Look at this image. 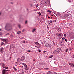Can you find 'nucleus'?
I'll list each match as a JSON object with an SVG mask.
<instances>
[{"instance_id": "nucleus-1", "label": "nucleus", "mask_w": 74, "mask_h": 74, "mask_svg": "<svg viewBox=\"0 0 74 74\" xmlns=\"http://www.w3.org/2000/svg\"><path fill=\"white\" fill-rule=\"evenodd\" d=\"M60 51H61V49H60V48H58L57 50L54 51H53V53L54 54L56 55V53H59V52H60Z\"/></svg>"}, {"instance_id": "nucleus-2", "label": "nucleus", "mask_w": 74, "mask_h": 74, "mask_svg": "<svg viewBox=\"0 0 74 74\" xmlns=\"http://www.w3.org/2000/svg\"><path fill=\"white\" fill-rule=\"evenodd\" d=\"M8 27H9V25H8L7 24H6L4 28L5 30H7L9 32H10L11 30V28L8 29Z\"/></svg>"}, {"instance_id": "nucleus-3", "label": "nucleus", "mask_w": 74, "mask_h": 74, "mask_svg": "<svg viewBox=\"0 0 74 74\" xmlns=\"http://www.w3.org/2000/svg\"><path fill=\"white\" fill-rule=\"evenodd\" d=\"M34 44H36V45H37V46H35L36 47H37V48H40L41 47L40 44L39 43H38V42H34Z\"/></svg>"}, {"instance_id": "nucleus-4", "label": "nucleus", "mask_w": 74, "mask_h": 74, "mask_svg": "<svg viewBox=\"0 0 74 74\" xmlns=\"http://www.w3.org/2000/svg\"><path fill=\"white\" fill-rule=\"evenodd\" d=\"M1 41H3V42H5V43H8V40L7 39H4L1 38Z\"/></svg>"}, {"instance_id": "nucleus-5", "label": "nucleus", "mask_w": 74, "mask_h": 74, "mask_svg": "<svg viewBox=\"0 0 74 74\" xmlns=\"http://www.w3.org/2000/svg\"><path fill=\"white\" fill-rule=\"evenodd\" d=\"M22 64L24 66V67H25V70H28V69L27 68V65L26 64H25L24 63H22Z\"/></svg>"}, {"instance_id": "nucleus-6", "label": "nucleus", "mask_w": 74, "mask_h": 74, "mask_svg": "<svg viewBox=\"0 0 74 74\" xmlns=\"http://www.w3.org/2000/svg\"><path fill=\"white\" fill-rule=\"evenodd\" d=\"M0 52L1 53L4 52V48L3 47H2L0 49Z\"/></svg>"}, {"instance_id": "nucleus-7", "label": "nucleus", "mask_w": 74, "mask_h": 74, "mask_svg": "<svg viewBox=\"0 0 74 74\" xmlns=\"http://www.w3.org/2000/svg\"><path fill=\"white\" fill-rule=\"evenodd\" d=\"M58 36H60L61 38H62V37H63V34H62L61 33H59V35Z\"/></svg>"}, {"instance_id": "nucleus-8", "label": "nucleus", "mask_w": 74, "mask_h": 74, "mask_svg": "<svg viewBox=\"0 0 74 74\" xmlns=\"http://www.w3.org/2000/svg\"><path fill=\"white\" fill-rule=\"evenodd\" d=\"M25 57L22 56L21 57V60L22 61H23L25 60Z\"/></svg>"}, {"instance_id": "nucleus-9", "label": "nucleus", "mask_w": 74, "mask_h": 74, "mask_svg": "<svg viewBox=\"0 0 74 74\" xmlns=\"http://www.w3.org/2000/svg\"><path fill=\"white\" fill-rule=\"evenodd\" d=\"M21 59L20 58H18L17 59V62L18 63H20V62H21Z\"/></svg>"}, {"instance_id": "nucleus-10", "label": "nucleus", "mask_w": 74, "mask_h": 74, "mask_svg": "<svg viewBox=\"0 0 74 74\" xmlns=\"http://www.w3.org/2000/svg\"><path fill=\"white\" fill-rule=\"evenodd\" d=\"M47 74H53V73L51 71H48L47 72Z\"/></svg>"}, {"instance_id": "nucleus-11", "label": "nucleus", "mask_w": 74, "mask_h": 74, "mask_svg": "<svg viewBox=\"0 0 74 74\" xmlns=\"http://www.w3.org/2000/svg\"><path fill=\"white\" fill-rule=\"evenodd\" d=\"M1 66L2 67H3V68H4V69H5V66L4 64H2V65Z\"/></svg>"}, {"instance_id": "nucleus-12", "label": "nucleus", "mask_w": 74, "mask_h": 74, "mask_svg": "<svg viewBox=\"0 0 74 74\" xmlns=\"http://www.w3.org/2000/svg\"><path fill=\"white\" fill-rule=\"evenodd\" d=\"M48 45H49V44L46 43L45 45V47H48Z\"/></svg>"}, {"instance_id": "nucleus-13", "label": "nucleus", "mask_w": 74, "mask_h": 74, "mask_svg": "<svg viewBox=\"0 0 74 74\" xmlns=\"http://www.w3.org/2000/svg\"><path fill=\"white\" fill-rule=\"evenodd\" d=\"M4 45V43L3 42H1V45Z\"/></svg>"}, {"instance_id": "nucleus-14", "label": "nucleus", "mask_w": 74, "mask_h": 74, "mask_svg": "<svg viewBox=\"0 0 74 74\" xmlns=\"http://www.w3.org/2000/svg\"><path fill=\"white\" fill-rule=\"evenodd\" d=\"M69 3H71V2L73 1L74 0H68Z\"/></svg>"}, {"instance_id": "nucleus-15", "label": "nucleus", "mask_w": 74, "mask_h": 74, "mask_svg": "<svg viewBox=\"0 0 74 74\" xmlns=\"http://www.w3.org/2000/svg\"><path fill=\"white\" fill-rule=\"evenodd\" d=\"M36 31V29H34L32 30V32H34Z\"/></svg>"}, {"instance_id": "nucleus-16", "label": "nucleus", "mask_w": 74, "mask_h": 74, "mask_svg": "<svg viewBox=\"0 0 74 74\" xmlns=\"http://www.w3.org/2000/svg\"><path fill=\"white\" fill-rule=\"evenodd\" d=\"M5 36H10V34L8 33L5 34Z\"/></svg>"}, {"instance_id": "nucleus-17", "label": "nucleus", "mask_w": 74, "mask_h": 74, "mask_svg": "<svg viewBox=\"0 0 74 74\" xmlns=\"http://www.w3.org/2000/svg\"><path fill=\"white\" fill-rule=\"evenodd\" d=\"M13 68L14 69V70H17L16 69L14 66H13Z\"/></svg>"}, {"instance_id": "nucleus-18", "label": "nucleus", "mask_w": 74, "mask_h": 74, "mask_svg": "<svg viewBox=\"0 0 74 74\" xmlns=\"http://www.w3.org/2000/svg\"><path fill=\"white\" fill-rule=\"evenodd\" d=\"M56 34L57 35V36H59V33H56Z\"/></svg>"}, {"instance_id": "nucleus-19", "label": "nucleus", "mask_w": 74, "mask_h": 74, "mask_svg": "<svg viewBox=\"0 0 74 74\" xmlns=\"http://www.w3.org/2000/svg\"><path fill=\"white\" fill-rule=\"evenodd\" d=\"M47 12H49L50 13H51V10H48L47 11Z\"/></svg>"}, {"instance_id": "nucleus-20", "label": "nucleus", "mask_w": 74, "mask_h": 74, "mask_svg": "<svg viewBox=\"0 0 74 74\" xmlns=\"http://www.w3.org/2000/svg\"><path fill=\"white\" fill-rule=\"evenodd\" d=\"M52 22H56V20H51Z\"/></svg>"}, {"instance_id": "nucleus-21", "label": "nucleus", "mask_w": 74, "mask_h": 74, "mask_svg": "<svg viewBox=\"0 0 74 74\" xmlns=\"http://www.w3.org/2000/svg\"><path fill=\"white\" fill-rule=\"evenodd\" d=\"M64 39H65V38H64V37H63L62 39V41H63V40H64Z\"/></svg>"}, {"instance_id": "nucleus-22", "label": "nucleus", "mask_w": 74, "mask_h": 74, "mask_svg": "<svg viewBox=\"0 0 74 74\" xmlns=\"http://www.w3.org/2000/svg\"><path fill=\"white\" fill-rule=\"evenodd\" d=\"M58 30H59L60 32H61V29L60 28V27H59Z\"/></svg>"}, {"instance_id": "nucleus-23", "label": "nucleus", "mask_w": 74, "mask_h": 74, "mask_svg": "<svg viewBox=\"0 0 74 74\" xmlns=\"http://www.w3.org/2000/svg\"><path fill=\"white\" fill-rule=\"evenodd\" d=\"M53 58V56H49V58Z\"/></svg>"}, {"instance_id": "nucleus-24", "label": "nucleus", "mask_w": 74, "mask_h": 74, "mask_svg": "<svg viewBox=\"0 0 74 74\" xmlns=\"http://www.w3.org/2000/svg\"><path fill=\"white\" fill-rule=\"evenodd\" d=\"M38 14H39V16H41V12H38Z\"/></svg>"}, {"instance_id": "nucleus-25", "label": "nucleus", "mask_w": 74, "mask_h": 74, "mask_svg": "<svg viewBox=\"0 0 74 74\" xmlns=\"http://www.w3.org/2000/svg\"><path fill=\"white\" fill-rule=\"evenodd\" d=\"M5 69H8V67H5Z\"/></svg>"}, {"instance_id": "nucleus-26", "label": "nucleus", "mask_w": 74, "mask_h": 74, "mask_svg": "<svg viewBox=\"0 0 74 74\" xmlns=\"http://www.w3.org/2000/svg\"><path fill=\"white\" fill-rule=\"evenodd\" d=\"M20 33H21V32L19 31L17 32V34H20Z\"/></svg>"}, {"instance_id": "nucleus-27", "label": "nucleus", "mask_w": 74, "mask_h": 74, "mask_svg": "<svg viewBox=\"0 0 74 74\" xmlns=\"http://www.w3.org/2000/svg\"><path fill=\"white\" fill-rule=\"evenodd\" d=\"M49 47H51V46H52V45H51V44H49Z\"/></svg>"}, {"instance_id": "nucleus-28", "label": "nucleus", "mask_w": 74, "mask_h": 74, "mask_svg": "<svg viewBox=\"0 0 74 74\" xmlns=\"http://www.w3.org/2000/svg\"><path fill=\"white\" fill-rule=\"evenodd\" d=\"M24 73V72L23 71V72H22L20 73V74H23Z\"/></svg>"}, {"instance_id": "nucleus-29", "label": "nucleus", "mask_w": 74, "mask_h": 74, "mask_svg": "<svg viewBox=\"0 0 74 74\" xmlns=\"http://www.w3.org/2000/svg\"><path fill=\"white\" fill-rule=\"evenodd\" d=\"M65 51H65L66 52H67V51H68V49H66Z\"/></svg>"}, {"instance_id": "nucleus-30", "label": "nucleus", "mask_w": 74, "mask_h": 74, "mask_svg": "<svg viewBox=\"0 0 74 74\" xmlns=\"http://www.w3.org/2000/svg\"><path fill=\"white\" fill-rule=\"evenodd\" d=\"M65 41H66V42H67V39L66 38L65 40Z\"/></svg>"}, {"instance_id": "nucleus-31", "label": "nucleus", "mask_w": 74, "mask_h": 74, "mask_svg": "<svg viewBox=\"0 0 74 74\" xmlns=\"http://www.w3.org/2000/svg\"><path fill=\"white\" fill-rule=\"evenodd\" d=\"M49 22H50V23H52V21H49Z\"/></svg>"}, {"instance_id": "nucleus-32", "label": "nucleus", "mask_w": 74, "mask_h": 74, "mask_svg": "<svg viewBox=\"0 0 74 74\" xmlns=\"http://www.w3.org/2000/svg\"><path fill=\"white\" fill-rule=\"evenodd\" d=\"M64 37H66V36H67V35L66 34H64Z\"/></svg>"}, {"instance_id": "nucleus-33", "label": "nucleus", "mask_w": 74, "mask_h": 74, "mask_svg": "<svg viewBox=\"0 0 74 74\" xmlns=\"http://www.w3.org/2000/svg\"><path fill=\"white\" fill-rule=\"evenodd\" d=\"M18 27H19V28H21V25H18Z\"/></svg>"}, {"instance_id": "nucleus-34", "label": "nucleus", "mask_w": 74, "mask_h": 74, "mask_svg": "<svg viewBox=\"0 0 74 74\" xmlns=\"http://www.w3.org/2000/svg\"><path fill=\"white\" fill-rule=\"evenodd\" d=\"M59 28V27H57V30H58Z\"/></svg>"}, {"instance_id": "nucleus-35", "label": "nucleus", "mask_w": 74, "mask_h": 74, "mask_svg": "<svg viewBox=\"0 0 74 74\" xmlns=\"http://www.w3.org/2000/svg\"><path fill=\"white\" fill-rule=\"evenodd\" d=\"M66 17H68V16H69V15L66 14Z\"/></svg>"}, {"instance_id": "nucleus-36", "label": "nucleus", "mask_w": 74, "mask_h": 74, "mask_svg": "<svg viewBox=\"0 0 74 74\" xmlns=\"http://www.w3.org/2000/svg\"><path fill=\"white\" fill-rule=\"evenodd\" d=\"M73 63H71V66H72L73 65Z\"/></svg>"}, {"instance_id": "nucleus-37", "label": "nucleus", "mask_w": 74, "mask_h": 74, "mask_svg": "<svg viewBox=\"0 0 74 74\" xmlns=\"http://www.w3.org/2000/svg\"><path fill=\"white\" fill-rule=\"evenodd\" d=\"M58 27H55V28L56 29H57V28H58Z\"/></svg>"}, {"instance_id": "nucleus-38", "label": "nucleus", "mask_w": 74, "mask_h": 74, "mask_svg": "<svg viewBox=\"0 0 74 74\" xmlns=\"http://www.w3.org/2000/svg\"><path fill=\"white\" fill-rule=\"evenodd\" d=\"M23 43H25V41H24V40L23 41Z\"/></svg>"}, {"instance_id": "nucleus-39", "label": "nucleus", "mask_w": 74, "mask_h": 74, "mask_svg": "<svg viewBox=\"0 0 74 74\" xmlns=\"http://www.w3.org/2000/svg\"><path fill=\"white\" fill-rule=\"evenodd\" d=\"M48 25H49V26H50V25H51V24H50V23H48Z\"/></svg>"}, {"instance_id": "nucleus-40", "label": "nucleus", "mask_w": 74, "mask_h": 74, "mask_svg": "<svg viewBox=\"0 0 74 74\" xmlns=\"http://www.w3.org/2000/svg\"><path fill=\"white\" fill-rule=\"evenodd\" d=\"M43 52L45 53V52H47V51H43Z\"/></svg>"}, {"instance_id": "nucleus-41", "label": "nucleus", "mask_w": 74, "mask_h": 74, "mask_svg": "<svg viewBox=\"0 0 74 74\" xmlns=\"http://www.w3.org/2000/svg\"><path fill=\"white\" fill-rule=\"evenodd\" d=\"M38 51L39 52H41V50H40V49H38Z\"/></svg>"}, {"instance_id": "nucleus-42", "label": "nucleus", "mask_w": 74, "mask_h": 74, "mask_svg": "<svg viewBox=\"0 0 74 74\" xmlns=\"http://www.w3.org/2000/svg\"><path fill=\"white\" fill-rule=\"evenodd\" d=\"M71 63H69V65H70V66H71Z\"/></svg>"}, {"instance_id": "nucleus-43", "label": "nucleus", "mask_w": 74, "mask_h": 74, "mask_svg": "<svg viewBox=\"0 0 74 74\" xmlns=\"http://www.w3.org/2000/svg\"><path fill=\"white\" fill-rule=\"evenodd\" d=\"M38 4L36 5V7H38Z\"/></svg>"}, {"instance_id": "nucleus-44", "label": "nucleus", "mask_w": 74, "mask_h": 74, "mask_svg": "<svg viewBox=\"0 0 74 74\" xmlns=\"http://www.w3.org/2000/svg\"><path fill=\"white\" fill-rule=\"evenodd\" d=\"M42 19H44V16L42 17Z\"/></svg>"}, {"instance_id": "nucleus-45", "label": "nucleus", "mask_w": 74, "mask_h": 74, "mask_svg": "<svg viewBox=\"0 0 74 74\" xmlns=\"http://www.w3.org/2000/svg\"><path fill=\"white\" fill-rule=\"evenodd\" d=\"M53 74H57V73H54L53 74Z\"/></svg>"}, {"instance_id": "nucleus-46", "label": "nucleus", "mask_w": 74, "mask_h": 74, "mask_svg": "<svg viewBox=\"0 0 74 74\" xmlns=\"http://www.w3.org/2000/svg\"><path fill=\"white\" fill-rule=\"evenodd\" d=\"M27 21H26L25 22V23H27Z\"/></svg>"}, {"instance_id": "nucleus-47", "label": "nucleus", "mask_w": 74, "mask_h": 74, "mask_svg": "<svg viewBox=\"0 0 74 74\" xmlns=\"http://www.w3.org/2000/svg\"><path fill=\"white\" fill-rule=\"evenodd\" d=\"M31 51L30 50H28V52H30Z\"/></svg>"}, {"instance_id": "nucleus-48", "label": "nucleus", "mask_w": 74, "mask_h": 74, "mask_svg": "<svg viewBox=\"0 0 74 74\" xmlns=\"http://www.w3.org/2000/svg\"><path fill=\"white\" fill-rule=\"evenodd\" d=\"M24 29H23L22 31V32H24Z\"/></svg>"}, {"instance_id": "nucleus-49", "label": "nucleus", "mask_w": 74, "mask_h": 74, "mask_svg": "<svg viewBox=\"0 0 74 74\" xmlns=\"http://www.w3.org/2000/svg\"><path fill=\"white\" fill-rule=\"evenodd\" d=\"M15 63L16 64H18V62H16Z\"/></svg>"}, {"instance_id": "nucleus-50", "label": "nucleus", "mask_w": 74, "mask_h": 74, "mask_svg": "<svg viewBox=\"0 0 74 74\" xmlns=\"http://www.w3.org/2000/svg\"><path fill=\"white\" fill-rule=\"evenodd\" d=\"M72 66H73V67H74V64H73V65H72Z\"/></svg>"}, {"instance_id": "nucleus-51", "label": "nucleus", "mask_w": 74, "mask_h": 74, "mask_svg": "<svg viewBox=\"0 0 74 74\" xmlns=\"http://www.w3.org/2000/svg\"><path fill=\"white\" fill-rule=\"evenodd\" d=\"M35 46H37V45L36 44H35Z\"/></svg>"}, {"instance_id": "nucleus-52", "label": "nucleus", "mask_w": 74, "mask_h": 74, "mask_svg": "<svg viewBox=\"0 0 74 74\" xmlns=\"http://www.w3.org/2000/svg\"><path fill=\"white\" fill-rule=\"evenodd\" d=\"M13 47V48H14V46H12V47Z\"/></svg>"}, {"instance_id": "nucleus-53", "label": "nucleus", "mask_w": 74, "mask_h": 74, "mask_svg": "<svg viewBox=\"0 0 74 74\" xmlns=\"http://www.w3.org/2000/svg\"><path fill=\"white\" fill-rule=\"evenodd\" d=\"M48 18L49 19V18H50V17H48Z\"/></svg>"}, {"instance_id": "nucleus-54", "label": "nucleus", "mask_w": 74, "mask_h": 74, "mask_svg": "<svg viewBox=\"0 0 74 74\" xmlns=\"http://www.w3.org/2000/svg\"><path fill=\"white\" fill-rule=\"evenodd\" d=\"M0 35H1V33L0 32Z\"/></svg>"}, {"instance_id": "nucleus-55", "label": "nucleus", "mask_w": 74, "mask_h": 74, "mask_svg": "<svg viewBox=\"0 0 74 74\" xmlns=\"http://www.w3.org/2000/svg\"><path fill=\"white\" fill-rule=\"evenodd\" d=\"M1 29H0V31H1Z\"/></svg>"}, {"instance_id": "nucleus-56", "label": "nucleus", "mask_w": 74, "mask_h": 74, "mask_svg": "<svg viewBox=\"0 0 74 74\" xmlns=\"http://www.w3.org/2000/svg\"><path fill=\"white\" fill-rule=\"evenodd\" d=\"M47 5H48V3H47Z\"/></svg>"}, {"instance_id": "nucleus-57", "label": "nucleus", "mask_w": 74, "mask_h": 74, "mask_svg": "<svg viewBox=\"0 0 74 74\" xmlns=\"http://www.w3.org/2000/svg\"><path fill=\"white\" fill-rule=\"evenodd\" d=\"M58 15H60V14H58Z\"/></svg>"}, {"instance_id": "nucleus-58", "label": "nucleus", "mask_w": 74, "mask_h": 74, "mask_svg": "<svg viewBox=\"0 0 74 74\" xmlns=\"http://www.w3.org/2000/svg\"><path fill=\"white\" fill-rule=\"evenodd\" d=\"M11 4H13L12 2H11Z\"/></svg>"}, {"instance_id": "nucleus-59", "label": "nucleus", "mask_w": 74, "mask_h": 74, "mask_svg": "<svg viewBox=\"0 0 74 74\" xmlns=\"http://www.w3.org/2000/svg\"><path fill=\"white\" fill-rule=\"evenodd\" d=\"M73 58H74V56H73Z\"/></svg>"}, {"instance_id": "nucleus-60", "label": "nucleus", "mask_w": 74, "mask_h": 74, "mask_svg": "<svg viewBox=\"0 0 74 74\" xmlns=\"http://www.w3.org/2000/svg\"><path fill=\"white\" fill-rule=\"evenodd\" d=\"M60 43H62V42H60Z\"/></svg>"}, {"instance_id": "nucleus-61", "label": "nucleus", "mask_w": 74, "mask_h": 74, "mask_svg": "<svg viewBox=\"0 0 74 74\" xmlns=\"http://www.w3.org/2000/svg\"><path fill=\"white\" fill-rule=\"evenodd\" d=\"M0 15H1V13H0Z\"/></svg>"}, {"instance_id": "nucleus-62", "label": "nucleus", "mask_w": 74, "mask_h": 74, "mask_svg": "<svg viewBox=\"0 0 74 74\" xmlns=\"http://www.w3.org/2000/svg\"><path fill=\"white\" fill-rule=\"evenodd\" d=\"M11 58V57H10V58Z\"/></svg>"}, {"instance_id": "nucleus-63", "label": "nucleus", "mask_w": 74, "mask_h": 74, "mask_svg": "<svg viewBox=\"0 0 74 74\" xmlns=\"http://www.w3.org/2000/svg\"><path fill=\"white\" fill-rule=\"evenodd\" d=\"M69 73H70V72H69Z\"/></svg>"}, {"instance_id": "nucleus-64", "label": "nucleus", "mask_w": 74, "mask_h": 74, "mask_svg": "<svg viewBox=\"0 0 74 74\" xmlns=\"http://www.w3.org/2000/svg\"><path fill=\"white\" fill-rule=\"evenodd\" d=\"M73 42H74V41H73Z\"/></svg>"}]
</instances>
